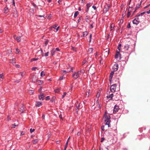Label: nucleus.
Instances as JSON below:
<instances>
[{"label":"nucleus","mask_w":150,"mask_h":150,"mask_svg":"<svg viewBox=\"0 0 150 150\" xmlns=\"http://www.w3.org/2000/svg\"><path fill=\"white\" fill-rule=\"evenodd\" d=\"M117 85L116 84H115L111 85L110 86V90L112 92H114L116 89Z\"/></svg>","instance_id":"nucleus-4"},{"label":"nucleus","mask_w":150,"mask_h":150,"mask_svg":"<svg viewBox=\"0 0 150 150\" xmlns=\"http://www.w3.org/2000/svg\"><path fill=\"white\" fill-rule=\"evenodd\" d=\"M49 53V52H47L45 53V56H46V57L48 56Z\"/></svg>","instance_id":"nucleus-48"},{"label":"nucleus","mask_w":150,"mask_h":150,"mask_svg":"<svg viewBox=\"0 0 150 150\" xmlns=\"http://www.w3.org/2000/svg\"><path fill=\"white\" fill-rule=\"evenodd\" d=\"M123 50L124 51H127L129 47V45L128 44H125L122 46Z\"/></svg>","instance_id":"nucleus-8"},{"label":"nucleus","mask_w":150,"mask_h":150,"mask_svg":"<svg viewBox=\"0 0 150 150\" xmlns=\"http://www.w3.org/2000/svg\"><path fill=\"white\" fill-rule=\"evenodd\" d=\"M110 8V5L107 4L104 6V8L103 9V13H106L109 10Z\"/></svg>","instance_id":"nucleus-2"},{"label":"nucleus","mask_w":150,"mask_h":150,"mask_svg":"<svg viewBox=\"0 0 150 150\" xmlns=\"http://www.w3.org/2000/svg\"><path fill=\"white\" fill-rule=\"evenodd\" d=\"M42 102H36L35 105L37 107H39L40 105H41Z\"/></svg>","instance_id":"nucleus-21"},{"label":"nucleus","mask_w":150,"mask_h":150,"mask_svg":"<svg viewBox=\"0 0 150 150\" xmlns=\"http://www.w3.org/2000/svg\"><path fill=\"white\" fill-rule=\"evenodd\" d=\"M120 57H121L120 55V54L119 52H117L116 54L115 55V59H120Z\"/></svg>","instance_id":"nucleus-11"},{"label":"nucleus","mask_w":150,"mask_h":150,"mask_svg":"<svg viewBox=\"0 0 150 150\" xmlns=\"http://www.w3.org/2000/svg\"><path fill=\"white\" fill-rule=\"evenodd\" d=\"M3 73L0 74V78L1 79H3Z\"/></svg>","instance_id":"nucleus-49"},{"label":"nucleus","mask_w":150,"mask_h":150,"mask_svg":"<svg viewBox=\"0 0 150 150\" xmlns=\"http://www.w3.org/2000/svg\"><path fill=\"white\" fill-rule=\"evenodd\" d=\"M118 66L117 64H115L113 67V69L114 71H116L118 69Z\"/></svg>","instance_id":"nucleus-13"},{"label":"nucleus","mask_w":150,"mask_h":150,"mask_svg":"<svg viewBox=\"0 0 150 150\" xmlns=\"http://www.w3.org/2000/svg\"><path fill=\"white\" fill-rule=\"evenodd\" d=\"M114 73V71H112L111 73L110 74V77H109V81H110L111 80V79L112 77L113 74Z\"/></svg>","instance_id":"nucleus-18"},{"label":"nucleus","mask_w":150,"mask_h":150,"mask_svg":"<svg viewBox=\"0 0 150 150\" xmlns=\"http://www.w3.org/2000/svg\"><path fill=\"white\" fill-rule=\"evenodd\" d=\"M35 131L34 129H32V128H31L30 129V131L31 133Z\"/></svg>","instance_id":"nucleus-41"},{"label":"nucleus","mask_w":150,"mask_h":150,"mask_svg":"<svg viewBox=\"0 0 150 150\" xmlns=\"http://www.w3.org/2000/svg\"><path fill=\"white\" fill-rule=\"evenodd\" d=\"M93 50V48H90L89 49L88 52L89 53H91Z\"/></svg>","instance_id":"nucleus-25"},{"label":"nucleus","mask_w":150,"mask_h":150,"mask_svg":"<svg viewBox=\"0 0 150 150\" xmlns=\"http://www.w3.org/2000/svg\"><path fill=\"white\" fill-rule=\"evenodd\" d=\"M23 72H21V73H19L18 75H21V76L22 77L23 76Z\"/></svg>","instance_id":"nucleus-56"},{"label":"nucleus","mask_w":150,"mask_h":150,"mask_svg":"<svg viewBox=\"0 0 150 150\" xmlns=\"http://www.w3.org/2000/svg\"><path fill=\"white\" fill-rule=\"evenodd\" d=\"M50 99V98L49 96H47L45 100H48Z\"/></svg>","instance_id":"nucleus-47"},{"label":"nucleus","mask_w":150,"mask_h":150,"mask_svg":"<svg viewBox=\"0 0 150 150\" xmlns=\"http://www.w3.org/2000/svg\"><path fill=\"white\" fill-rule=\"evenodd\" d=\"M55 97L54 96L53 97L52 99L50 100L52 102H54V100H55Z\"/></svg>","instance_id":"nucleus-35"},{"label":"nucleus","mask_w":150,"mask_h":150,"mask_svg":"<svg viewBox=\"0 0 150 150\" xmlns=\"http://www.w3.org/2000/svg\"><path fill=\"white\" fill-rule=\"evenodd\" d=\"M55 50L54 48L51 51V54L52 56L54 55Z\"/></svg>","instance_id":"nucleus-23"},{"label":"nucleus","mask_w":150,"mask_h":150,"mask_svg":"<svg viewBox=\"0 0 150 150\" xmlns=\"http://www.w3.org/2000/svg\"><path fill=\"white\" fill-rule=\"evenodd\" d=\"M15 66L17 67H18V68H19L20 67V66L18 64H16L15 65Z\"/></svg>","instance_id":"nucleus-59"},{"label":"nucleus","mask_w":150,"mask_h":150,"mask_svg":"<svg viewBox=\"0 0 150 150\" xmlns=\"http://www.w3.org/2000/svg\"><path fill=\"white\" fill-rule=\"evenodd\" d=\"M48 42H49V41L48 40H47L45 41V46H46L47 45Z\"/></svg>","instance_id":"nucleus-44"},{"label":"nucleus","mask_w":150,"mask_h":150,"mask_svg":"<svg viewBox=\"0 0 150 150\" xmlns=\"http://www.w3.org/2000/svg\"><path fill=\"white\" fill-rule=\"evenodd\" d=\"M68 144V142L67 141L66 144L65 146V148H64V150H66V148Z\"/></svg>","instance_id":"nucleus-38"},{"label":"nucleus","mask_w":150,"mask_h":150,"mask_svg":"<svg viewBox=\"0 0 150 150\" xmlns=\"http://www.w3.org/2000/svg\"><path fill=\"white\" fill-rule=\"evenodd\" d=\"M145 13V12H143L142 13H140V14H138V15H137V17H138V16H141L143 14H144Z\"/></svg>","instance_id":"nucleus-31"},{"label":"nucleus","mask_w":150,"mask_h":150,"mask_svg":"<svg viewBox=\"0 0 150 150\" xmlns=\"http://www.w3.org/2000/svg\"><path fill=\"white\" fill-rule=\"evenodd\" d=\"M4 12L6 13H7L8 12V10L7 8H5Z\"/></svg>","instance_id":"nucleus-37"},{"label":"nucleus","mask_w":150,"mask_h":150,"mask_svg":"<svg viewBox=\"0 0 150 150\" xmlns=\"http://www.w3.org/2000/svg\"><path fill=\"white\" fill-rule=\"evenodd\" d=\"M139 22V18L138 17H137L136 18H135L132 21V23L134 24H136V25L138 24Z\"/></svg>","instance_id":"nucleus-3"},{"label":"nucleus","mask_w":150,"mask_h":150,"mask_svg":"<svg viewBox=\"0 0 150 150\" xmlns=\"http://www.w3.org/2000/svg\"><path fill=\"white\" fill-rule=\"evenodd\" d=\"M80 75V73L78 71L77 72H74L72 74V76L75 79H76L79 77Z\"/></svg>","instance_id":"nucleus-6"},{"label":"nucleus","mask_w":150,"mask_h":150,"mask_svg":"<svg viewBox=\"0 0 150 150\" xmlns=\"http://www.w3.org/2000/svg\"><path fill=\"white\" fill-rule=\"evenodd\" d=\"M55 51H60V50L58 48H57L55 49Z\"/></svg>","instance_id":"nucleus-57"},{"label":"nucleus","mask_w":150,"mask_h":150,"mask_svg":"<svg viewBox=\"0 0 150 150\" xmlns=\"http://www.w3.org/2000/svg\"><path fill=\"white\" fill-rule=\"evenodd\" d=\"M16 53L17 54H18L20 52V50L18 48L16 49Z\"/></svg>","instance_id":"nucleus-40"},{"label":"nucleus","mask_w":150,"mask_h":150,"mask_svg":"<svg viewBox=\"0 0 150 150\" xmlns=\"http://www.w3.org/2000/svg\"><path fill=\"white\" fill-rule=\"evenodd\" d=\"M113 96V93H112L110 95L107 96V97L109 99V100L111 99Z\"/></svg>","instance_id":"nucleus-17"},{"label":"nucleus","mask_w":150,"mask_h":150,"mask_svg":"<svg viewBox=\"0 0 150 150\" xmlns=\"http://www.w3.org/2000/svg\"><path fill=\"white\" fill-rule=\"evenodd\" d=\"M22 36H18L16 37V35H14L13 36V38L17 41L18 42H19L21 41L22 38Z\"/></svg>","instance_id":"nucleus-1"},{"label":"nucleus","mask_w":150,"mask_h":150,"mask_svg":"<svg viewBox=\"0 0 150 150\" xmlns=\"http://www.w3.org/2000/svg\"><path fill=\"white\" fill-rule=\"evenodd\" d=\"M115 26L114 24H112L110 26V31H112L113 30Z\"/></svg>","instance_id":"nucleus-28"},{"label":"nucleus","mask_w":150,"mask_h":150,"mask_svg":"<svg viewBox=\"0 0 150 150\" xmlns=\"http://www.w3.org/2000/svg\"><path fill=\"white\" fill-rule=\"evenodd\" d=\"M61 88H58L54 90V92L56 93H58L59 92Z\"/></svg>","instance_id":"nucleus-29"},{"label":"nucleus","mask_w":150,"mask_h":150,"mask_svg":"<svg viewBox=\"0 0 150 150\" xmlns=\"http://www.w3.org/2000/svg\"><path fill=\"white\" fill-rule=\"evenodd\" d=\"M104 127H105L104 126H101V129L102 130V131H104L105 130Z\"/></svg>","instance_id":"nucleus-43"},{"label":"nucleus","mask_w":150,"mask_h":150,"mask_svg":"<svg viewBox=\"0 0 150 150\" xmlns=\"http://www.w3.org/2000/svg\"><path fill=\"white\" fill-rule=\"evenodd\" d=\"M139 2L138 3V4L136 5L135 7V10L139 8L142 2V0H141L140 1H139Z\"/></svg>","instance_id":"nucleus-9"},{"label":"nucleus","mask_w":150,"mask_h":150,"mask_svg":"<svg viewBox=\"0 0 150 150\" xmlns=\"http://www.w3.org/2000/svg\"><path fill=\"white\" fill-rule=\"evenodd\" d=\"M15 59H10L9 62L10 63H11L13 64H14L15 62Z\"/></svg>","instance_id":"nucleus-24"},{"label":"nucleus","mask_w":150,"mask_h":150,"mask_svg":"<svg viewBox=\"0 0 150 150\" xmlns=\"http://www.w3.org/2000/svg\"><path fill=\"white\" fill-rule=\"evenodd\" d=\"M45 96V93H40V95H39V99L40 100H43Z\"/></svg>","instance_id":"nucleus-7"},{"label":"nucleus","mask_w":150,"mask_h":150,"mask_svg":"<svg viewBox=\"0 0 150 150\" xmlns=\"http://www.w3.org/2000/svg\"><path fill=\"white\" fill-rule=\"evenodd\" d=\"M37 69V67H33L32 68V70L33 71H35L36 69Z\"/></svg>","instance_id":"nucleus-46"},{"label":"nucleus","mask_w":150,"mask_h":150,"mask_svg":"<svg viewBox=\"0 0 150 150\" xmlns=\"http://www.w3.org/2000/svg\"><path fill=\"white\" fill-rule=\"evenodd\" d=\"M78 72H79V73H80V74L81 75V73H82L83 74L84 73L85 70L84 69H82L80 71H78Z\"/></svg>","instance_id":"nucleus-26"},{"label":"nucleus","mask_w":150,"mask_h":150,"mask_svg":"<svg viewBox=\"0 0 150 150\" xmlns=\"http://www.w3.org/2000/svg\"><path fill=\"white\" fill-rule=\"evenodd\" d=\"M131 27L130 25V23H129L127 26V28H130Z\"/></svg>","instance_id":"nucleus-61"},{"label":"nucleus","mask_w":150,"mask_h":150,"mask_svg":"<svg viewBox=\"0 0 150 150\" xmlns=\"http://www.w3.org/2000/svg\"><path fill=\"white\" fill-rule=\"evenodd\" d=\"M100 93H98V92L97 93V95H96V96L97 97H98V98L99 97V96H100Z\"/></svg>","instance_id":"nucleus-58"},{"label":"nucleus","mask_w":150,"mask_h":150,"mask_svg":"<svg viewBox=\"0 0 150 150\" xmlns=\"http://www.w3.org/2000/svg\"><path fill=\"white\" fill-rule=\"evenodd\" d=\"M119 109V107L118 106L115 105L114 106L113 110V112L114 113L117 112Z\"/></svg>","instance_id":"nucleus-10"},{"label":"nucleus","mask_w":150,"mask_h":150,"mask_svg":"<svg viewBox=\"0 0 150 150\" xmlns=\"http://www.w3.org/2000/svg\"><path fill=\"white\" fill-rule=\"evenodd\" d=\"M81 133L80 132H78V133H77V135L78 136H80L81 135Z\"/></svg>","instance_id":"nucleus-52"},{"label":"nucleus","mask_w":150,"mask_h":150,"mask_svg":"<svg viewBox=\"0 0 150 150\" xmlns=\"http://www.w3.org/2000/svg\"><path fill=\"white\" fill-rule=\"evenodd\" d=\"M104 121L106 122L107 121H111L110 120V117L109 115H107L106 112H105L104 116Z\"/></svg>","instance_id":"nucleus-5"},{"label":"nucleus","mask_w":150,"mask_h":150,"mask_svg":"<svg viewBox=\"0 0 150 150\" xmlns=\"http://www.w3.org/2000/svg\"><path fill=\"white\" fill-rule=\"evenodd\" d=\"M88 32L87 31H86L83 32V34L81 36V37H85L88 34Z\"/></svg>","instance_id":"nucleus-14"},{"label":"nucleus","mask_w":150,"mask_h":150,"mask_svg":"<svg viewBox=\"0 0 150 150\" xmlns=\"http://www.w3.org/2000/svg\"><path fill=\"white\" fill-rule=\"evenodd\" d=\"M98 108H100V109L101 108V105L100 104H98Z\"/></svg>","instance_id":"nucleus-64"},{"label":"nucleus","mask_w":150,"mask_h":150,"mask_svg":"<svg viewBox=\"0 0 150 150\" xmlns=\"http://www.w3.org/2000/svg\"><path fill=\"white\" fill-rule=\"evenodd\" d=\"M38 141L37 139H34L33 141L32 142L34 144H36L37 142Z\"/></svg>","instance_id":"nucleus-34"},{"label":"nucleus","mask_w":150,"mask_h":150,"mask_svg":"<svg viewBox=\"0 0 150 150\" xmlns=\"http://www.w3.org/2000/svg\"><path fill=\"white\" fill-rule=\"evenodd\" d=\"M81 105L80 104H79L78 106H76V112L77 113V112L78 111V110L79 109H80L81 108Z\"/></svg>","instance_id":"nucleus-20"},{"label":"nucleus","mask_w":150,"mask_h":150,"mask_svg":"<svg viewBox=\"0 0 150 150\" xmlns=\"http://www.w3.org/2000/svg\"><path fill=\"white\" fill-rule=\"evenodd\" d=\"M57 27V26L56 25H54L52 27V28H54L55 29Z\"/></svg>","instance_id":"nucleus-42"},{"label":"nucleus","mask_w":150,"mask_h":150,"mask_svg":"<svg viewBox=\"0 0 150 150\" xmlns=\"http://www.w3.org/2000/svg\"><path fill=\"white\" fill-rule=\"evenodd\" d=\"M20 79H19L18 80H16L14 81V82L18 83L20 81Z\"/></svg>","instance_id":"nucleus-50"},{"label":"nucleus","mask_w":150,"mask_h":150,"mask_svg":"<svg viewBox=\"0 0 150 150\" xmlns=\"http://www.w3.org/2000/svg\"><path fill=\"white\" fill-rule=\"evenodd\" d=\"M70 70H69V71H67L66 70H64L63 71V72L65 74H66L69 72H71V71H73V67H70Z\"/></svg>","instance_id":"nucleus-15"},{"label":"nucleus","mask_w":150,"mask_h":150,"mask_svg":"<svg viewBox=\"0 0 150 150\" xmlns=\"http://www.w3.org/2000/svg\"><path fill=\"white\" fill-rule=\"evenodd\" d=\"M38 58H33L32 59H31V61L32 62V61H36V60H38Z\"/></svg>","instance_id":"nucleus-32"},{"label":"nucleus","mask_w":150,"mask_h":150,"mask_svg":"<svg viewBox=\"0 0 150 150\" xmlns=\"http://www.w3.org/2000/svg\"><path fill=\"white\" fill-rule=\"evenodd\" d=\"M91 3H89L87 4L86 5L87 9L86 11V12H88L89 8L91 6Z\"/></svg>","instance_id":"nucleus-16"},{"label":"nucleus","mask_w":150,"mask_h":150,"mask_svg":"<svg viewBox=\"0 0 150 150\" xmlns=\"http://www.w3.org/2000/svg\"><path fill=\"white\" fill-rule=\"evenodd\" d=\"M45 75V74L44 71H41V74H40V75L41 77H43Z\"/></svg>","instance_id":"nucleus-30"},{"label":"nucleus","mask_w":150,"mask_h":150,"mask_svg":"<svg viewBox=\"0 0 150 150\" xmlns=\"http://www.w3.org/2000/svg\"><path fill=\"white\" fill-rule=\"evenodd\" d=\"M67 93L66 92H64L63 93V95L62 96V98H63L65 96L67 95Z\"/></svg>","instance_id":"nucleus-39"},{"label":"nucleus","mask_w":150,"mask_h":150,"mask_svg":"<svg viewBox=\"0 0 150 150\" xmlns=\"http://www.w3.org/2000/svg\"><path fill=\"white\" fill-rule=\"evenodd\" d=\"M130 12H128L127 14V17H129L130 16Z\"/></svg>","instance_id":"nucleus-55"},{"label":"nucleus","mask_w":150,"mask_h":150,"mask_svg":"<svg viewBox=\"0 0 150 150\" xmlns=\"http://www.w3.org/2000/svg\"><path fill=\"white\" fill-rule=\"evenodd\" d=\"M121 44H119V45H118V50H119V51H120V49H121Z\"/></svg>","instance_id":"nucleus-33"},{"label":"nucleus","mask_w":150,"mask_h":150,"mask_svg":"<svg viewBox=\"0 0 150 150\" xmlns=\"http://www.w3.org/2000/svg\"><path fill=\"white\" fill-rule=\"evenodd\" d=\"M17 125H11V127L12 128H15L16 126H17Z\"/></svg>","instance_id":"nucleus-36"},{"label":"nucleus","mask_w":150,"mask_h":150,"mask_svg":"<svg viewBox=\"0 0 150 150\" xmlns=\"http://www.w3.org/2000/svg\"><path fill=\"white\" fill-rule=\"evenodd\" d=\"M92 8L94 9V10H96V7L94 6H92Z\"/></svg>","instance_id":"nucleus-60"},{"label":"nucleus","mask_w":150,"mask_h":150,"mask_svg":"<svg viewBox=\"0 0 150 150\" xmlns=\"http://www.w3.org/2000/svg\"><path fill=\"white\" fill-rule=\"evenodd\" d=\"M59 27V26H58L55 29H56V32H57L58 30Z\"/></svg>","instance_id":"nucleus-62"},{"label":"nucleus","mask_w":150,"mask_h":150,"mask_svg":"<svg viewBox=\"0 0 150 150\" xmlns=\"http://www.w3.org/2000/svg\"><path fill=\"white\" fill-rule=\"evenodd\" d=\"M52 17V15L51 14H50L47 17V18L48 19H50L51 18V17Z\"/></svg>","instance_id":"nucleus-45"},{"label":"nucleus","mask_w":150,"mask_h":150,"mask_svg":"<svg viewBox=\"0 0 150 150\" xmlns=\"http://www.w3.org/2000/svg\"><path fill=\"white\" fill-rule=\"evenodd\" d=\"M25 108L23 106L20 109L19 111L21 112V113H23L24 111L25 110Z\"/></svg>","instance_id":"nucleus-19"},{"label":"nucleus","mask_w":150,"mask_h":150,"mask_svg":"<svg viewBox=\"0 0 150 150\" xmlns=\"http://www.w3.org/2000/svg\"><path fill=\"white\" fill-rule=\"evenodd\" d=\"M79 14V12L78 11H77L74 14V17L76 18Z\"/></svg>","instance_id":"nucleus-27"},{"label":"nucleus","mask_w":150,"mask_h":150,"mask_svg":"<svg viewBox=\"0 0 150 150\" xmlns=\"http://www.w3.org/2000/svg\"><path fill=\"white\" fill-rule=\"evenodd\" d=\"M8 121H9L10 120V118L9 116H8Z\"/></svg>","instance_id":"nucleus-63"},{"label":"nucleus","mask_w":150,"mask_h":150,"mask_svg":"<svg viewBox=\"0 0 150 150\" xmlns=\"http://www.w3.org/2000/svg\"><path fill=\"white\" fill-rule=\"evenodd\" d=\"M111 121H107L106 122L105 124V125H107L108 126V127H110V122Z\"/></svg>","instance_id":"nucleus-22"},{"label":"nucleus","mask_w":150,"mask_h":150,"mask_svg":"<svg viewBox=\"0 0 150 150\" xmlns=\"http://www.w3.org/2000/svg\"><path fill=\"white\" fill-rule=\"evenodd\" d=\"M59 117L62 119V120H63V119H62V115H61V114H60L59 116Z\"/></svg>","instance_id":"nucleus-54"},{"label":"nucleus","mask_w":150,"mask_h":150,"mask_svg":"<svg viewBox=\"0 0 150 150\" xmlns=\"http://www.w3.org/2000/svg\"><path fill=\"white\" fill-rule=\"evenodd\" d=\"M63 76H61L59 78V80H62L63 78Z\"/></svg>","instance_id":"nucleus-53"},{"label":"nucleus","mask_w":150,"mask_h":150,"mask_svg":"<svg viewBox=\"0 0 150 150\" xmlns=\"http://www.w3.org/2000/svg\"><path fill=\"white\" fill-rule=\"evenodd\" d=\"M41 54H42V57H43V56L44 53H43V51L41 49Z\"/></svg>","instance_id":"nucleus-51"},{"label":"nucleus","mask_w":150,"mask_h":150,"mask_svg":"<svg viewBox=\"0 0 150 150\" xmlns=\"http://www.w3.org/2000/svg\"><path fill=\"white\" fill-rule=\"evenodd\" d=\"M85 20L87 22L89 23L91 22V20L89 19V16H86L85 18Z\"/></svg>","instance_id":"nucleus-12"}]
</instances>
